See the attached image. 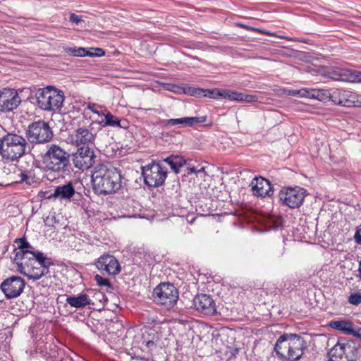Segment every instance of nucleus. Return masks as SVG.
Returning a JSON list of instances; mask_svg holds the SVG:
<instances>
[{
    "mask_svg": "<svg viewBox=\"0 0 361 361\" xmlns=\"http://www.w3.org/2000/svg\"><path fill=\"white\" fill-rule=\"evenodd\" d=\"M15 242L19 250L16 252L13 261L20 274L33 280H38L48 274L49 268L52 264L50 259L42 252L35 251L25 238L16 239Z\"/></svg>",
    "mask_w": 361,
    "mask_h": 361,
    "instance_id": "1",
    "label": "nucleus"
},
{
    "mask_svg": "<svg viewBox=\"0 0 361 361\" xmlns=\"http://www.w3.org/2000/svg\"><path fill=\"white\" fill-rule=\"evenodd\" d=\"M94 191L98 195L115 192L121 185V175L113 166L108 164L97 165L92 174Z\"/></svg>",
    "mask_w": 361,
    "mask_h": 361,
    "instance_id": "2",
    "label": "nucleus"
},
{
    "mask_svg": "<svg viewBox=\"0 0 361 361\" xmlns=\"http://www.w3.org/2000/svg\"><path fill=\"white\" fill-rule=\"evenodd\" d=\"M307 348L303 338L295 334H284L277 339L274 350L281 361H297Z\"/></svg>",
    "mask_w": 361,
    "mask_h": 361,
    "instance_id": "3",
    "label": "nucleus"
},
{
    "mask_svg": "<svg viewBox=\"0 0 361 361\" xmlns=\"http://www.w3.org/2000/svg\"><path fill=\"white\" fill-rule=\"evenodd\" d=\"M30 152L26 139L20 135L8 133L0 138V155L8 161H18Z\"/></svg>",
    "mask_w": 361,
    "mask_h": 361,
    "instance_id": "4",
    "label": "nucleus"
},
{
    "mask_svg": "<svg viewBox=\"0 0 361 361\" xmlns=\"http://www.w3.org/2000/svg\"><path fill=\"white\" fill-rule=\"evenodd\" d=\"M42 163L47 171H69L70 154L59 145L52 144L49 146L48 150L43 156Z\"/></svg>",
    "mask_w": 361,
    "mask_h": 361,
    "instance_id": "5",
    "label": "nucleus"
},
{
    "mask_svg": "<svg viewBox=\"0 0 361 361\" xmlns=\"http://www.w3.org/2000/svg\"><path fill=\"white\" fill-rule=\"evenodd\" d=\"M64 94L51 86L40 88L36 92L38 106L47 111H57L61 109L64 102Z\"/></svg>",
    "mask_w": 361,
    "mask_h": 361,
    "instance_id": "6",
    "label": "nucleus"
},
{
    "mask_svg": "<svg viewBox=\"0 0 361 361\" xmlns=\"http://www.w3.org/2000/svg\"><path fill=\"white\" fill-rule=\"evenodd\" d=\"M152 295L155 302L171 310L177 302L178 292L173 284L162 283L154 289Z\"/></svg>",
    "mask_w": 361,
    "mask_h": 361,
    "instance_id": "7",
    "label": "nucleus"
},
{
    "mask_svg": "<svg viewBox=\"0 0 361 361\" xmlns=\"http://www.w3.org/2000/svg\"><path fill=\"white\" fill-rule=\"evenodd\" d=\"M25 135L27 140L32 144H43L49 142L53 137V133L44 121H38L30 123Z\"/></svg>",
    "mask_w": 361,
    "mask_h": 361,
    "instance_id": "8",
    "label": "nucleus"
},
{
    "mask_svg": "<svg viewBox=\"0 0 361 361\" xmlns=\"http://www.w3.org/2000/svg\"><path fill=\"white\" fill-rule=\"evenodd\" d=\"M167 173V169L156 161L143 167L142 171L145 183L149 187L154 188H158L164 184Z\"/></svg>",
    "mask_w": 361,
    "mask_h": 361,
    "instance_id": "9",
    "label": "nucleus"
},
{
    "mask_svg": "<svg viewBox=\"0 0 361 361\" xmlns=\"http://www.w3.org/2000/svg\"><path fill=\"white\" fill-rule=\"evenodd\" d=\"M307 195V190L300 187L282 188L279 193L282 204L291 209L299 208Z\"/></svg>",
    "mask_w": 361,
    "mask_h": 361,
    "instance_id": "10",
    "label": "nucleus"
},
{
    "mask_svg": "<svg viewBox=\"0 0 361 361\" xmlns=\"http://www.w3.org/2000/svg\"><path fill=\"white\" fill-rule=\"evenodd\" d=\"M356 352L354 344L340 341L329 352V361H355Z\"/></svg>",
    "mask_w": 361,
    "mask_h": 361,
    "instance_id": "11",
    "label": "nucleus"
},
{
    "mask_svg": "<svg viewBox=\"0 0 361 361\" xmlns=\"http://www.w3.org/2000/svg\"><path fill=\"white\" fill-rule=\"evenodd\" d=\"M96 134L85 126H79L70 135V139L73 144L77 147H90L94 145Z\"/></svg>",
    "mask_w": 361,
    "mask_h": 361,
    "instance_id": "12",
    "label": "nucleus"
},
{
    "mask_svg": "<svg viewBox=\"0 0 361 361\" xmlns=\"http://www.w3.org/2000/svg\"><path fill=\"white\" fill-rule=\"evenodd\" d=\"M25 286V282L22 278L13 276L5 279L0 287L7 298H14L22 293Z\"/></svg>",
    "mask_w": 361,
    "mask_h": 361,
    "instance_id": "13",
    "label": "nucleus"
},
{
    "mask_svg": "<svg viewBox=\"0 0 361 361\" xmlns=\"http://www.w3.org/2000/svg\"><path fill=\"white\" fill-rule=\"evenodd\" d=\"M94 159L95 155L91 147H80L73 155V162L75 168L84 171L93 165Z\"/></svg>",
    "mask_w": 361,
    "mask_h": 361,
    "instance_id": "14",
    "label": "nucleus"
},
{
    "mask_svg": "<svg viewBox=\"0 0 361 361\" xmlns=\"http://www.w3.org/2000/svg\"><path fill=\"white\" fill-rule=\"evenodd\" d=\"M21 103L20 97L14 89L0 90V111L8 112L16 109Z\"/></svg>",
    "mask_w": 361,
    "mask_h": 361,
    "instance_id": "15",
    "label": "nucleus"
},
{
    "mask_svg": "<svg viewBox=\"0 0 361 361\" xmlns=\"http://www.w3.org/2000/svg\"><path fill=\"white\" fill-rule=\"evenodd\" d=\"M95 266L102 273L111 276H116L121 271V266L117 259L109 254L100 256L96 261Z\"/></svg>",
    "mask_w": 361,
    "mask_h": 361,
    "instance_id": "16",
    "label": "nucleus"
},
{
    "mask_svg": "<svg viewBox=\"0 0 361 361\" xmlns=\"http://www.w3.org/2000/svg\"><path fill=\"white\" fill-rule=\"evenodd\" d=\"M193 305L198 312L205 315L213 316L217 312L216 303L209 295H197L193 299Z\"/></svg>",
    "mask_w": 361,
    "mask_h": 361,
    "instance_id": "17",
    "label": "nucleus"
},
{
    "mask_svg": "<svg viewBox=\"0 0 361 361\" xmlns=\"http://www.w3.org/2000/svg\"><path fill=\"white\" fill-rule=\"evenodd\" d=\"M250 187L254 195L265 197L271 196L273 193L272 185L269 180L261 176L252 180Z\"/></svg>",
    "mask_w": 361,
    "mask_h": 361,
    "instance_id": "18",
    "label": "nucleus"
},
{
    "mask_svg": "<svg viewBox=\"0 0 361 361\" xmlns=\"http://www.w3.org/2000/svg\"><path fill=\"white\" fill-rule=\"evenodd\" d=\"M356 94L348 90L334 89L331 92V100L338 105L350 106L355 105Z\"/></svg>",
    "mask_w": 361,
    "mask_h": 361,
    "instance_id": "19",
    "label": "nucleus"
},
{
    "mask_svg": "<svg viewBox=\"0 0 361 361\" xmlns=\"http://www.w3.org/2000/svg\"><path fill=\"white\" fill-rule=\"evenodd\" d=\"M333 78L350 82H361V71L351 69H338L334 71Z\"/></svg>",
    "mask_w": 361,
    "mask_h": 361,
    "instance_id": "20",
    "label": "nucleus"
},
{
    "mask_svg": "<svg viewBox=\"0 0 361 361\" xmlns=\"http://www.w3.org/2000/svg\"><path fill=\"white\" fill-rule=\"evenodd\" d=\"M207 116L196 117H183L180 118H171L164 121L165 126H172L176 125H183L185 126H192L196 123L205 122Z\"/></svg>",
    "mask_w": 361,
    "mask_h": 361,
    "instance_id": "21",
    "label": "nucleus"
},
{
    "mask_svg": "<svg viewBox=\"0 0 361 361\" xmlns=\"http://www.w3.org/2000/svg\"><path fill=\"white\" fill-rule=\"evenodd\" d=\"M221 97L228 99L231 101L245 102L251 103L257 101V97L253 95L245 94L241 92L231 91L228 90H221Z\"/></svg>",
    "mask_w": 361,
    "mask_h": 361,
    "instance_id": "22",
    "label": "nucleus"
},
{
    "mask_svg": "<svg viewBox=\"0 0 361 361\" xmlns=\"http://www.w3.org/2000/svg\"><path fill=\"white\" fill-rule=\"evenodd\" d=\"M75 190L71 182L57 186L51 197L59 200H71L75 195Z\"/></svg>",
    "mask_w": 361,
    "mask_h": 361,
    "instance_id": "23",
    "label": "nucleus"
},
{
    "mask_svg": "<svg viewBox=\"0 0 361 361\" xmlns=\"http://www.w3.org/2000/svg\"><path fill=\"white\" fill-rule=\"evenodd\" d=\"M66 302L77 309H81L87 305L92 304V300L89 295L85 293H80L76 295H67Z\"/></svg>",
    "mask_w": 361,
    "mask_h": 361,
    "instance_id": "24",
    "label": "nucleus"
},
{
    "mask_svg": "<svg viewBox=\"0 0 361 361\" xmlns=\"http://www.w3.org/2000/svg\"><path fill=\"white\" fill-rule=\"evenodd\" d=\"M307 97L326 102L331 100V92L326 89H307Z\"/></svg>",
    "mask_w": 361,
    "mask_h": 361,
    "instance_id": "25",
    "label": "nucleus"
},
{
    "mask_svg": "<svg viewBox=\"0 0 361 361\" xmlns=\"http://www.w3.org/2000/svg\"><path fill=\"white\" fill-rule=\"evenodd\" d=\"M164 161L167 163L176 173H178L180 168L186 163L183 157L178 155H171L164 159Z\"/></svg>",
    "mask_w": 361,
    "mask_h": 361,
    "instance_id": "26",
    "label": "nucleus"
},
{
    "mask_svg": "<svg viewBox=\"0 0 361 361\" xmlns=\"http://www.w3.org/2000/svg\"><path fill=\"white\" fill-rule=\"evenodd\" d=\"M102 116L104 117V121L99 122L102 126L122 127L121 120L117 116L113 115L110 111H105V113H102Z\"/></svg>",
    "mask_w": 361,
    "mask_h": 361,
    "instance_id": "27",
    "label": "nucleus"
},
{
    "mask_svg": "<svg viewBox=\"0 0 361 361\" xmlns=\"http://www.w3.org/2000/svg\"><path fill=\"white\" fill-rule=\"evenodd\" d=\"M133 262L140 267L145 265L151 266L153 263V259L149 253L145 251L139 252L135 255Z\"/></svg>",
    "mask_w": 361,
    "mask_h": 361,
    "instance_id": "28",
    "label": "nucleus"
},
{
    "mask_svg": "<svg viewBox=\"0 0 361 361\" xmlns=\"http://www.w3.org/2000/svg\"><path fill=\"white\" fill-rule=\"evenodd\" d=\"M330 326L335 329L350 334L352 332L353 324L345 321H334L331 322Z\"/></svg>",
    "mask_w": 361,
    "mask_h": 361,
    "instance_id": "29",
    "label": "nucleus"
},
{
    "mask_svg": "<svg viewBox=\"0 0 361 361\" xmlns=\"http://www.w3.org/2000/svg\"><path fill=\"white\" fill-rule=\"evenodd\" d=\"M221 92V90H203V89H197L194 92L195 94L200 95L201 93H204V96L213 98V99H217L219 97H221L220 93Z\"/></svg>",
    "mask_w": 361,
    "mask_h": 361,
    "instance_id": "30",
    "label": "nucleus"
},
{
    "mask_svg": "<svg viewBox=\"0 0 361 361\" xmlns=\"http://www.w3.org/2000/svg\"><path fill=\"white\" fill-rule=\"evenodd\" d=\"M19 183H25L27 185H31L35 182V177L31 171H25L20 174Z\"/></svg>",
    "mask_w": 361,
    "mask_h": 361,
    "instance_id": "31",
    "label": "nucleus"
},
{
    "mask_svg": "<svg viewBox=\"0 0 361 361\" xmlns=\"http://www.w3.org/2000/svg\"><path fill=\"white\" fill-rule=\"evenodd\" d=\"M67 53L73 56H88L86 49L83 47L78 48H68L66 49Z\"/></svg>",
    "mask_w": 361,
    "mask_h": 361,
    "instance_id": "32",
    "label": "nucleus"
},
{
    "mask_svg": "<svg viewBox=\"0 0 361 361\" xmlns=\"http://www.w3.org/2000/svg\"><path fill=\"white\" fill-rule=\"evenodd\" d=\"M350 304L353 305H359L361 304V293H351L348 299Z\"/></svg>",
    "mask_w": 361,
    "mask_h": 361,
    "instance_id": "33",
    "label": "nucleus"
},
{
    "mask_svg": "<svg viewBox=\"0 0 361 361\" xmlns=\"http://www.w3.org/2000/svg\"><path fill=\"white\" fill-rule=\"evenodd\" d=\"M307 88H302L300 90H290L287 91V94L290 96H298L300 97H307Z\"/></svg>",
    "mask_w": 361,
    "mask_h": 361,
    "instance_id": "34",
    "label": "nucleus"
},
{
    "mask_svg": "<svg viewBox=\"0 0 361 361\" xmlns=\"http://www.w3.org/2000/svg\"><path fill=\"white\" fill-rule=\"evenodd\" d=\"M101 106L95 103H89L87 106V108L85 109H88L93 112L94 114H97L99 116H102V113H105V111H103L102 110H99Z\"/></svg>",
    "mask_w": 361,
    "mask_h": 361,
    "instance_id": "35",
    "label": "nucleus"
},
{
    "mask_svg": "<svg viewBox=\"0 0 361 361\" xmlns=\"http://www.w3.org/2000/svg\"><path fill=\"white\" fill-rule=\"evenodd\" d=\"M94 280L97 282V283L100 286H104L106 287H111V283L109 281L100 275L97 274L94 276Z\"/></svg>",
    "mask_w": 361,
    "mask_h": 361,
    "instance_id": "36",
    "label": "nucleus"
},
{
    "mask_svg": "<svg viewBox=\"0 0 361 361\" xmlns=\"http://www.w3.org/2000/svg\"><path fill=\"white\" fill-rule=\"evenodd\" d=\"M94 53H88V56H102L105 54V51L101 48H91Z\"/></svg>",
    "mask_w": 361,
    "mask_h": 361,
    "instance_id": "37",
    "label": "nucleus"
},
{
    "mask_svg": "<svg viewBox=\"0 0 361 361\" xmlns=\"http://www.w3.org/2000/svg\"><path fill=\"white\" fill-rule=\"evenodd\" d=\"M353 238L357 244L361 245V224L357 226Z\"/></svg>",
    "mask_w": 361,
    "mask_h": 361,
    "instance_id": "38",
    "label": "nucleus"
},
{
    "mask_svg": "<svg viewBox=\"0 0 361 361\" xmlns=\"http://www.w3.org/2000/svg\"><path fill=\"white\" fill-rule=\"evenodd\" d=\"M69 20L71 22L75 23V24H79L80 23H81L82 21V16L76 15L75 13L71 14Z\"/></svg>",
    "mask_w": 361,
    "mask_h": 361,
    "instance_id": "39",
    "label": "nucleus"
},
{
    "mask_svg": "<svg viewBox=\"0 0 361 361\" xmlns=\"http://www.w3.org/2000/svg\"><path fill=\"white\" fill-rule=\"evenodd\" d=\"M350 335H353L361 339V328H357L356 329H355L353 326L352 332H350Z\"/></svg>",
    "mask_w": 361,
    "mask_h": 361,
    "instance_id": "40",
    "label": "nucleus"
},
{
    "mask_svg": "<svg viewBox=\"0 0 361 361\" xmlns=\"http://www.w3.org/2000/svg\"><path fill=\"white\" fill-rule=\"evenodd\" d=\"M138 110L140 111H142L145 114H147L148 111H153V112L158 113V114L160 113V110L159 109H155V108H149V109L140 108V109H138Z\"/></svg>",
    "mask_w": 361,
    "mask_h": 361,
    "instance_id": "41",
    "label": "nucleus"
},
{
    "mask_svg": "<svg viewBox=\"0 0 361 361\" xmlns=\"http://www.w3.org/2000/svg\"><path fill=\"white\" fill-rule=\"evenodd\" d=\"M154 345H155L154 342L151 340L146 341V343H145L146 347H147L149 348L153 347Z\"/></svg>",
    "mask_w": 361,
    "mask_h": 361,
    "instance_id": "42",
    "label": "nucleus"
},
{
    "mask_svg": "<svg viewBox=\"0 0 361 361\" xmlns=\"http://www.w3.org/2000/svg\"><path fill=\"white\" fill-rule=\"evenodd\" d=\"M355 99H357V100H355V105H360L361 106V95H357L356 94V97H355Z\"/></svg>",
    "mask_w": 361,
    "mask_h": 361,
    "instance_id": "43",
    "label": "nucleus"
},
{
    "mask_svg": "<svg viewBox=\"0 0 361 361\" xmlns=\"http://www.w3.org/2000/svg\"><path fill=\"white\" fill-rule=\"evenodd\" d=\"M189 171H190V173H195V172H196V170L195 169V168H194V167H192V168H190V169H189Z\"/></svg>",
    "mask_w": 361,
    "mask_h": 361,
    "instance_id": "44",
    "label": "nucleus"
},
{
    "mask_svg": "<svg viewBox=\"0 0 361 361\" xmlns=\"http://www.w3.org/2000/svg\"><path fill=\"white\" fill-rule=\"evenodd\" d=\"M87 53H94V51L91 50V48L89 50H87Z\"/></svg>",
    "mask_w": 361,
    "mask_h": 361,
    "instance_id": "45",
    "label": "nucleus"
}]
</instances>
